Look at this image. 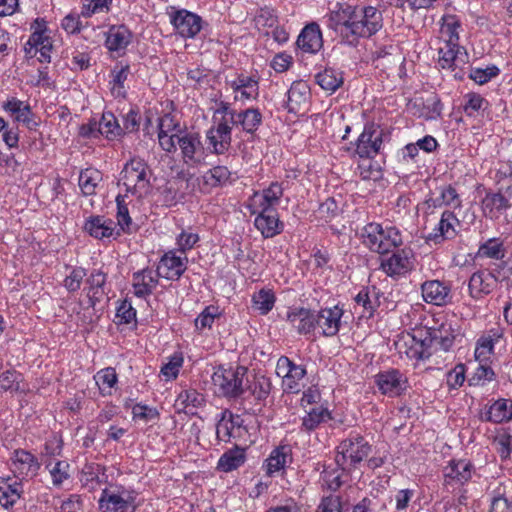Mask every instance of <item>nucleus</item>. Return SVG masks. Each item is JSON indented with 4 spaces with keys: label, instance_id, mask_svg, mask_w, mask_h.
<instances>
[{
    "label": "nucleus",
    "instance_id": "obj_1",
    "mask_svg": "<svg viewBox=\"0 0 512 512\" xmlns=\"http://www.w3.org/2000/svg\"><path fill=\"white\" fill-rule=\"evenodd\" d=\"M383 27L382 12L374 6H354L352 22L345 28L347 45L356 47L361 38H370Z\"/></svg>",
    "mask_w": 512,
    "mask_h": 512
},
{
    "label": "nucleus",
    "instance_id": "obj_2",
    "mask_svg": "<svg viewBox=\"0 0 512 512\" xmlns=\"http://www.w3.org/2000/svg\"><path fill=\"white\" fill-rule=\"evenodd\" d=\"M361 239L365 247L378 254H388L402 244V236L396 227L384 228L375 222L362 228Z\"/></svg>",
    "mask_w": 512,
    "mask_h": 512
},
{
    "label": "nucleus",
    "instance_id": "obj_3",
    "mask_svg": "<svg viewBox=\"0 0 512 512\" xmlns=\"http://www.w3.org/2000/svg\"><path fill=\"white\" fill-rule=\"evenodd\" d=\"M248 369L244 366L224 368L219 366L212 375V383L218 393L227 398H238L244 392V378Z\"/></svg>",
    "mask_w": 512,
    "mask_h": 512
},
{
    "label": "nucleus",
    "instance_id": "obj_4",
    "mask_svg": "<svg viewBox=\"0 0 512 512\" xmlns=\"http://www.w3.org/2000/svg\"><path fill=\"white\" fill-rule=\"evenodd\" d=\"M98 503L102 512H135L137 509L135 492L124 487L104 489Z\"/></svg>",
    "mask_w": 512,
    "mask_h": 512
},
{
    "label": "nucleus",
    "instance_id": "obj_5",
    "mask_svg": "<svg viewBox=\"0 0 512 512\" xmlns=\"http://www.w3.org/2000/svg\"><path fill=\"white\" fill-rule=\"evenodd\" d=\"M148 171L149 167L143 159L132 158L124 165L119 183L126 187L127 192L135 194L149 186Z\"/></svg>",
    "mask_w": 512,
    "mask_h": 512
},
{
    "label": "nucleus",
    "instance_id": "obj_6",
    "mask_svg": "<svg viewBox=\"0 0 512 512\" xmlns=\"http://www.w3.org/2000/svg\"><path fill=\"white\" fill-rule=\"evenodd\" d=\"M177 144L185 164L196 167L203 162L205 151L198 133L179 130Z\"/></svg>",
    "mask_w": 512,
    "mask_h": 512
},
{
    "label": "nucleus",
    "instance_id": "obj_7",
    "mask_svg": "<svg viewBox=\"0 0 512 512\" xmlns=\"http://www.w3.org/2000/svg\"><path fill=\"white\" fill-rule=\"evenodd\" d=\"M382 130L375 123H367L356 142L355 152L360 158H374L382 146Z\"/></svg>",
    "mask_w": 512,
    "mask_h": 512
},
{
    "label": "nucleus",
    "instance_id": "obj_8",
    "mask_svg": "<svg viewBox=\"0 0 512 512\" xmlns=\"http://www.w3.org/2000/svg\"><path fill=\"white\" fill-rule=\"evenodd\" d=\"M460 227L461 223L455 213L452 210H445L433 232L429 233L425 239L427 242H433L434 244L453 240L457 237Z\"/></svg>",
    "mask_w": 512,
    "mask_h": 512
},
{
    "label": "nucleus",
    "instance_id": "obj_9",
    "mask_svg": "<svg viewBox=\"0 0 512 512\" xmlns=\"http://www.w3.org/2000/svg\"><path fill=\"white\" fill-rule=\"evenodd\" d=\"M475 472L474 465L468 460H451L443 469V485L448 487H459L472 478Z\"/></svg>",
    "mask_w": 512,
    "mask_h": 512
},
{
    "label": "nucleus",
    "instance_id": "obj_10",
    "mask_svg": "<svg viewBox=\"0 0 512 512\" xmlns=\"http://www.w3.org/2000/svg\"><path fill=\"white\" fill-rule=\"evenodd\" d=\"M339 453L344 459H350L356 465L365 459L371 452V445L358 433H350L338 446Z\"/></svg>",
    "mask_w": 512,
    "mask_h": 512
},
{
    "label": "nucleus",
    "instance_id": "obj_11",
    "mask_svg": "<svg viewBox=\"0 0 512 512\" xmlns=\"http://www.w3.org/2000/svg\"><path fill=\"white\" fill-rule=\"evenodd\" d=\"M375 382L382 394L395 397L406 390L407 378L399 370L389 369L378 373Z\"/></svg>",
    "mask_w": 512,
    "mask_h": 512
},
{
    "label": "nucleus",
    "instance_id": "obj_12",
    "mask_svg": "<svg viewBox=\"0 0 512 512\" xmlns=\"http://www.w3.org/2000/svg\"><path fill=\"white\" fill-rule=\"evenodd\" d=\"M342 316L343 309L337 305L315 311V328L319 327L322 330L323 336L333 337L340 330Z\"/></svg>",
    "mask_w": 512,
    "mask_h": 512
},
{
    "label": "nucleus",
    "instance_id": "obj_13",
    "mask_svg": "<svg viewBox=\"0 0 512 512\" xmlns=\"http://www.w3.org/2000/svg\"><path fill=\"white\" fill-rule=\"evenodd\" d=\"M206 138L213 153L221 155L227 152L232 141L231 126L227 118L223 117L216 127H211L206 133Z\"/></svg>",
    "mask_w": 512,
    "mask_h": 512
},
{
    "label": "nucleus",
    "instance_id": "obj_14",
    "mask_svg": "<svg viewBox=\"0 0 512 512\" xmlns=\"http://www.w3.org/2000/svg\"><path fill=\"white\" fill-rule=\"evenodd\" d=\"M11 460L13 472L17 474L21 480L35 477L40 469L38 459L31 452L24 449L15 450Z\"/></svg>",
    "mask_w": 512,
    "mask_h": 512
},
{
    "label": "nucleus",
    "instance_id": "obj_15",
    "mask_svg": "<svg viewBox=\"0 0 512 512\" xmlns=\"http://www.w3.org/2000/svg\"><path fill=\"white\" fill-rule=\"evenodd\" d=\"M187 257L176 256L175 252L165 253L157 266V276L167 280H178L187 269Z\"/></svg>",
    "mask_w": 512,
    "mask_h": 512
},
{
    "label": "nucleus",
    "instance_id": "obj_16",
    "mask_svg": "<svg viewBox=\"0 0 512 512\" xmlns=\"http://www.w3.org/2000/svg\"><path fill=\"white\" fill-rule=\"evenodd\" d=\"M171 22L177 32L185 38H192L201 30V18L187 10L177 11Z\"/></svg>",
    "mask_w": 512,
    "mask_h": 512
},
{
    "label": "nucleus",
    "instance_id": "obj_17",
    "mask_svg": "<svg viewBox=\"0 0 512 512\" xmlns=\"http://www.w3.org/2000/svg\"><path fill=\"white\" fill-rule=\"evenodd\" d=\"M255 227L265 238H272L280 234L283 224L278 218V213L273 207L262 208L254 221Z\"/></svg>",
    "mask_w": 512,
    "mask_h": 512
},
{
    "label": "nucleus",
    "instance_id": "obj_18",
    "mask_svg": "<svg viewBox=\"0 0 512 512\" xmlns=\"http://www.w3.org/2000/svg\"><path fill=\"white\" fill-rule=\"evenodd\" d=\"M421 291L424 301L429 304L442 306L451 300L450 287L439 280L424 282Z\"/></svg>",
    "mask_w": 512,
    "mask_h": 512
},
{
    "label": "nucleus",
    "instance_id": "obj_19",
    "mask_svg": "<svg viewBox=\"0 0 512 512\" xmlns=\"http://www.w3.org/2000/svg\"><path fill=\"white\" fill-rule=\"evenodd\" d=\"M503 337V330L500 327H494L482 334L476 342L475 358L480 363L489 360L494 353V346Z\"/></svg>",
    "mask_w": 512,
    "mask_h": 512
},
{
    "label": "nucleus",
    "instance_id": "obj_20",
    "mask_svg": "<svg viewBox=\"0 0 512 512\" xmlns=\"http://www.w3.org/2000/svg\"><path fill=\"white\" fill-rule=\"evenodd\" d=\"M286 320L299 334L307 335L315 329V310L295 308L287 312Z\"/></svg>",
    "mask_w": 512,
    "mask_h": 512
},
{
    "label": "nucleus",
    "instance_id": "obj_21",
    "mask_svg": "<svg viewBox=\"0 0 512 512\" xmlns=\"http://www.w3.org/2000/svg\"><path fill=\"white\" fill-rule=\"evenodd\" d=\"M496 288L495 280L485 270L474 272L469 279V294L476 300L492 293Z\"/></svg>",
    "mask_w": 512,
    "mask_h": 512
},
{
    "label": "nucleus",
    "instance_id": "obj_22",
    "mask_svg": "<svg viewBox=\"0 0 512 512\" xmlns=\"http://www.w3.org/2000/svg\"><path fill=\"white\" fill-rule=\"evenodd\" d=\"M298 47L308 53L318 52L322 45V33L317 23H310L306 25L297 39Z\"/></svg>",
    "mask_w": 512,
    "mask_h": 512
},
{
    "label": "nucleus",
    "instance_id": "obj_23",
    "mask_svg": "<svg viewBox=\"0 0 512 512\" xmlns=\"http://www.w3.org/2000/svg\"><path fill=\"white\" fill-rule=\"evenodd\" d=\"M511 207L510 197L502 192L486 193L482 199V211L485 217L490 219L498 218L500 214Z\"/></svg>",
    "mask_w": 512,
    "mask_h": 512
},
{
    "label": "nucleus",
    "instance_id": "obj_24",
    "mask_svg": "<svg viewBox=\"0 0 512 512\" xmlns=\"http://www.w3.org/2000/svg\"><path fill=\"white\" fill-rule=\"evenodd\" d=\"M512 419V400L500 398L494 401L486 411L480 413L484 422L502 423Z\"/></svg>",
    "mask_w": 512,
    "mask_h": 512
},
{
    "label": "nucleus",
    "instance_id": "obj_25",
    "mask_svg": "<svg viewBox=\"0 0 512 512\" xmlns=\"http://www.w3.org/2000/svg\"><path fill=\"white\" fill-rule=\"evenodd\" d=\"M354 13V6L346 5L340 6L338 10L332 11L328 15L327 25L330 29L339 33L341 42L347 44V37L345 36V28L350 26L352 16Z\"/></svg>",
    "mask_w": 512,
    "mask_h": 512
},
{
    "label": "nucleus",
    "instance_id": "obj_26",
    "mask_svg": "<svg viewBox=\"0 0 512 512\" xmlns=\"http://www.w3.org/2000/svg\"><path fill=\"white\" fill-rule=\"evenodd\" d=\"M157 272L154 274L149 268L142 269L133 274L134 295L138 298H145L152 294L158 285Z\"/></svg>",
    "mask_w": 512,
    "mask_h": 512
},
{
    "label": "nucleus",
    "instance_id": "obj_27",
    "mask_svg": "<svg viewBox=\"0 0 512 512\" xmlns=\"http://www.w3.org/2000/svg\"><path fill=\"white\" fill-rule=\"evenodd\" d=\"M381 269L388 276H398L411 269V261L405 250H397L381 261Z\"/></svg>",
    "mask_w": 512,
    "mask_h": 512
},
{
    "label": "nucleus",
    "instance_id": "obj_28",
    "mask_svg": "<svg viewBox=\"0 0 512 512\" xmlns=\"http://www.w3.org/2000/svg\"><path fill=\"white\" fill-rule=\"evenodd\" d=\"M132 33L124 25L112 26L107 32L105 45L111 52H123L131 43Z\"/></svg>",
    "mask_w": 512,
    "mask_h": 512
},
{
    "label": "nucleus",
    "instance_id": "obj_29",
    "mask_svg": "<svg viewBox=\"0 0 512 512\" xmlns=\"http://www.w3.org/2000/svg\"><path fill=\"white\" fill-rule=\"evenodd\" d=\"M9 480L10 478L0 480V505L6 510L12 509L23 493L21 481L8 483Z\"/></svg>",
    "mask_w": 512,
    "mask_h": 512
},
{
    "label": "nucleus",
    "instance_id": "obj_30",
    "mask_svg": "<svg viewBox=\"0 0 512 512\" xmlns=\"http://www.w3.org/2000/svg\"><path fill=\"white\" fill-rule=\"evenodd\" d=\"M308 87L305 83L294 82L287 91L286 108L290 113H297L303 108L308 100Z\"/></svg>",
    "mask_w": 512,
    "mask_h": 512
},
{
    "label": "nucleus",
    "instance_id": "obj_31",
    "mask_svg": "<svg viewBox=\"0 0 512 512\" xmlns=\"http://www.w3.org/2000/svg\"><path fill=\"white\" fill-rule=\"evenodd\" d=\"M432 202L433 207L447 206L452 209H459L462 207V199L452 184L439 187V196L435 199L427 200L426 203Z\"/></svg>",
    "mask_w": 512,
    "mask_h": 512
},
{
    "label": "nucleus",
    "instance_id": "obj_32",
    "mask_svg": "<svg viewBox=\"0 0 512 512\" xmlns=\"http://www.w3.org/2000/svg\"><path fill=\"white\" fill-rule=\"evenodd\" d=\"M289 461H291L290 446L280 445L276 447L266 459L265 467L267 475L271 476L273 473L284 469Z\"/></svg>",
    "mask_w": 512,
    "mask_h": 512
},
{
    "label": "nucleus",
    "instance_id": "obj_33",
    "mask_svg": "<svg viewBox=\"0 0 512 512\" xmlns=\"http://www.w3.org/2000/svg\"><path fill=\"white\" fill-rule=\"evenodd\" d=\"M105 479V467L98 463H86L81 470L80 481L83 486L91 490L95 489L96 486L100 485Z\"/></svg>",
    "mask_w": 512,
    "mask_h": 512
},
{
    "label": "nucleus",
    "instance_id": "obj_34",
    "mask_svg": "<svg viewBox=\"0 0 512 512\" xmlns=\"http://www.w3.org/2000/svg\"><path fill=\"white\" fill-rule=\"evenodd\" d=\"M316 83L330 94L334 93L343 85V73L334 68H325L315 76Z\"/></svg>",
    "mask_w": 512,
    "mask_h": 512
},
{
    "label": "nucleus",
    "instance_id": "obj_35",
    "mask_svg": "<svg viewBox=\"0 0 512 512\" xmlns=\"http://www.w3.org/2000/svg\"><path fill=\"white\" fill-rule=\"evenodd\" d=\"M246 460L245 449L235 446L222 454L219 458L217 469L223 472H231L244 464Z\"/></svg>",
    "mask_w": 512,
    "mask_h": 512
},
{
    "label": "nucleus",
    "instance_id": "obj_36",
    "mask_svg": "<svg viewBox=\"0 0 512 512\" xmlns=\"http://www.w3.org/2000/svg\"><path fill=\"white\" fill-rule=\"evenodd\" d=\"M114 225L112 220L94 216L86 221L84 228L91 236L102 239L113 235Z\"/></svg>",
    "mask_w": 512,
    "mask_h": 512
},
{
    "label": "nucleus",
    "instance_id": "obj_37",
    "mask_svg": "<svg viewBox=\"0 0 512 512\" xmlns=\"http://www.w3.org/2000/svg\"><path fill=\"white\" fill-rule=\"evenodd\" d=\"M462 53L467 55L464 47H461L459 43H455L454 46L444 42V46L438 50V63L443 69H454L455 63L461 58Z\"/></svg>",
    "mask_w": 512,
    "mask_h": 512
},
{
    "label": "nucleus",
    "instance_id": "obj_38",
    "mask_svg": "<svg viewBox=\"0 0 512 512\" xmlns=\"http://www.w3.org/2000/svg\"><path fill=\"white\" fill-rule=\"evenodd\" d=\"M433 335V339L438 345L439 350L449 351L454 344L457 333L456 329L449 322L442 323L436 329H430Z\"/></svg>",
    "mask_w": 512,
    "mask_h": 512
},
{
    "label": "nucleus",
    "instance_id": "obj_39",
    "mask_svg": "<svg viewBox=\"0 0 512 512\" xmlns=\"http://www.w3.org/2000/svg\"><path fill=\"white\" fill-rule=\"evenodd\" d=\"M101 181L102 173L95 168H86L80 172L79 187L85 196L94 195Z\"/></svg>",
    "mask_w": 512,
    "mask_h": 512
},
{
    "label": "nucleus",
    "instance_id": "obj_40",
    "mask_svg": "<svg viewBox=\"0 0 512 512\" xmlns=\"http://www.w3.org/2000/svg\"><path fill=\"white\" fill-rule=\"evenodd\" d=\"M242 130L253 135L262 124V114L257 108H248L238 113V119Z\"/></svg>",
    "mask_w": 512,
    "mask_h": 512
},
{
    "label": "nucleus",
    "instance_id": "obj_41",
    "mask_svg": "<svg viewBox=\"0 0 512 512\" xmlns=\"http://www.w3.org/2000/svg\"><path fill=\"white\" fill-rule=\"evenodd\" d=\"M107 275L101 270H93L86 282L89 285V290L92 295L89 297L92 306H95L96 302L106 294L104 287L106 284Z\"/></svg>",
    "mask_w": 512,
    "mask_h": 512
},
{
    "label": "nucleus",
    "instance_id": "obj_42",
    "mask_svg": "<svg viewBox=\"0 0 512 512\" xmlns=\"http://www.w3.org/2000/svg\"><path fill=\"white\" fill-rule=\"evenodd\" d=\"M100 129L101 135L109 140H114L123 135V129L119 125L116 117L111 112L103 113L98 123L97 129Z\"/></svg>",
    "mask_w": 512,
    "mask_h": 512
},
{
    "label": "nucleus",
    "instance_id": "obj_43",
    "mask_svg": "<svg viewBox=\"0 0 512 512\" xmlns=\"http://www.w3.org/2000/svg\"><path fill=\"white\" fill-rule=\"evenodd\" d=\"M489 106L488 101L479 93L469 92L464 95L463 111L468 117H476Z\"/></svg>",
    "mask_w": 512,
    "mask_h": 512
},
{
    "label": "nucleus",
    "instance_id": "obj_44",
    "mask_svg": "<svg viewBox=\"0 0 512 512\" xmlns=\"http://www.w3.org/2000/svg\"><path fill=\"white\" fill-rule=\"evenodd\" d=\"M330 418L331 415L327 408L322 406L314 407L303 417L302 428L306 431H313Z\"/></svg>",
    "mask_w": 512,
    "mask_h": 512
},
{
    "label": "nucleus",
    "instance_id": "obj_45",
    "mask_svg": "<svg viewBox=\"0 0 512 512\" xmlns=\"http://www.w3.org/2000/svg\"><path fill=\"white\" fill-rule=\"evenodd\" d=\"M94 379L103 395L110 394L111 388H113L118 381L116 370L112 367H107L98 371L94 376Z\"/></svg>",
    "mask_w": 512,
    "mask_h": 512
},
{
    "label": "nucleus",
    "instance_id": "obj_46",
    "mask_svg": "<svg viewBox=\"0 0 512 512\" xmlns=\"http://www.w3.org/2000/svg\"><path fill=\"white\" fill-rule=\"evenodd\" d=\"M493 444L502 460L510 458L512 452V431L502 429L494 437Z\"/></svg>",
    "mask_w": 512,
    "mask_h": 512
},
{
    "label": "nucleus",
    "instance_id": "obj_47",
    "mask_svg": "<svg viewBox=\"0 0 512 512\" xmlns=\"http://www.w3.org/2000/svg\"><path fill=\"white\" fill-rule=\"evenodd\" d=\"M378 292L375 287L362 289L357 296L355 301L358 305H361L364 310L368 312V317L373 315L376 307L378 306Z\"/></svg>",
    "mask_w": 512,
    "mask_h": 512
},
{
    "label": "nucleus",
    "instance_id": "obj_48",
    "mask_svg": "<svg viewBox=\"0 0 512 512\" xmlns=\"http://www.w3.org/2000/svg\"><path fill=\"white\" fill-rule=\"evenodd\" d=\"M253 307L262 315L269 313L275 303V295L271 290L261 289L252 297Z\"/></svg>",
    "mask_w": 512,
    "mask_h": 512
},
{
    "label": "nucleus",
    "instance_id": "obj_49",
    "mask_svg": "<svg viewBox=\"0 0 512 512\" xmlns=\"http://www.w3.org/2000/svg\"><path fill=\"white\" fill-rule=\"evenodd\" d=\"M272 384L268 377L256 375L248 389L254 398L258 401L265 400L271 392Z\"/></svg>",
    "mask_w": 512,
    "mask_h": 512
},
{
    "label": "nucleus",
    "instance_id": "obj_50",
    "mask_svg": "<svg viewBox=\"0 0 512 512\" xmlns=\"http://www.w3.org/2000/svg\"><path fill=\"white\" fill-rule=\"evenodd\" d=\"M307 371L304 366L295 368L291 372L283 375L284 391L288 393H298L300 391V381L306 376Z\"/></svg>",
    "mask_w": 512,
    "mask_h": 512
},
{
    "label": "nucleus",
    "instance_id": "obj_51",
    "mask_svg": "<svg viewBox=\"0 0 512 512\" xmlns=\"http://www.w3.org/2000/svg\"><path fill=\"white\" fill-rule=\"evenodd\" d=\"M442 21L441 32L447 36L444 42L455 46V43H459L458 29L461 25L460 21L455 15H444Z\"/></svg>",
    "mask_w": 512,
    "mask_h": 512
},
{
    "label": "nucleus",
    "instance_id": "obj_52",
    "mask_svg": "<svg viewBox=\"0 0 512 512\" xmlns=\"http://www.w3.org/2000/svg\"><path fill=\"white\" fill-rule=\"evenodd\" d=\"M478 255L492 259H502L505 255V248L503 243L497 238L488 239L480 245Z\"/></svg>",
    "mask_w": 512,
    "mask_h": 512
},
{
    "label": "nucleus",
    "instance_id": "obj_53",
    "mask_svg": "<svg viewBox=\"0 0 512 512\" xmlns=\"http://www.w3.org/2000/svg\"><path fill=\"white\" fill-rule=\"evenodd\" d=\"M489 512H512V498L505 495L503 487L493 491Z\"/></svg>",
    "mask_w": 512,
    "mask_h": 512
},
{
    "label": "nucleus",
    "instance_id": "obj_54",
    "mask_svg": "<svg viewBox=\"0 0 512 512\" xmlns=\"http://www.w3.org/2000/svg\"><path fill=\"white\" fill-rule=\"evenodd\" d=\"M230 171L226 166H215L203 176L205 184L211 187H217L225 184L230 178Z\"/></svg>",
    "mask_w": 512,
    "mask_h": 512
},
{
    "label": "nucleus",
    "instance_id": "obj_55",
    "mask_svg": "<svg viewBox=\"0 0 512 512\" xmlns=\"http://www.w3.org/2000/svg\"><path fill=\"white\" fill-rule=\"evenodd\" d=\"M23 376L16 370H7L0 375V389L10 392L22 391Z\"/></svg>",
    "mask_w": 512,
    "mask_h": 512
},
{
    "label": "nucleus",
    "instance_id": "obj_56",
    "mask_svg": "<svg viewBox=\"0 0 512 512\" xmlns=\"http://www.w3.org/2000/svg\"><path fill=\"white\" fill-rule=\"evenodd\" d=\"M500 74L498 66L492 64L486 68H471L469 78L479 85L488 83Z\"/></svg>",
    "mask_w": 512,
    "mask_h": 512
},
{
    "label": "nucleus",
    "instance_id": "obj_57",
    "mask_svg": "<svg viewBox=\"0 0 512 512\" xmlns=\"http://www.w3.org/2000/svg\"><path fill=\"white\" fill-rule=\"evenodd\" d=\"M438 345L433 339L431 330L426 331V336L420 341V350H413L410 357L417 359L429 358L434 352L438 351Z\"/></svg>",
    "mask_w": 512,
    "mask_h": 512
},
{
    "label": "nucleus",
    "instance_id": "obj_58",
    "mask_svg": "<svg viewBox=\"0 0 512 512\" xmlns=\"http://www.w3.org/2000/svg\"><path fill=\"white\" fill-rule=\"evenodd\" d=\"M283 194V189L278 182H273L270 186L263 191L260 197L259 207L268 208L273 207L274 204L278 203L279 199Z\"/></svg>",
    "mask_w": 512,
    "mask_h": 512
},
{
    "label": "nucleus",
    "instance_id": "obj_59",
    "mask_svg": "<svg viewBox=\"0 0 512 512\" xmlns=\"http://www.w3.org/2000/svg\"><path fill=\"white\" fill-rule=\"evenodd\" d=\"M220 316L221 313L218 307L213 305L207 306L195 319V327L198 330L211 328L215 319Z\"/></svg>",
    "mask_w": 512,
    "mask_h": 512
},
{
    "label": "nucleus",
    "instance_id": "obj_60",
    "mask_svg": "<svg viewBox=\"0 0 512 512\" xmlns=\"http://www.w3.org/2000/svg\"><path fill=\"white\" fill-rule=\"evenodd\" d=\"M340 213V208L334 198H327L317 209L319 219L328 223L335 219Z\"/></svg>",
    "mask_w": 512,
    "mask_h": 512
},
{
    "label": "nucleus",
    "instance_id": "obj_61",
    "mask_svg": "<svg viewBox=\"0 0 512 512\" xmlns=\"http://www.w3.org/2000/svg\"><path fill=\"white\" fill-rule=\"evenodd\" d=\"M495 373L486 364H480L474 375L468 380L470 386H484L486 382L494 380Z\"/></svg>",
    "mask_w": 512,
    "mask_h": 512
},
{
    "label": "nucleus",
    "instance_id": "obj_62",
    "mask_svg": "<svg viewBox=\"0 0 512 512\" xmlns=\"http://www.w3.org/2000/svg\"><path fill=\"white\" fill-rule=\"evenodd\" d=\"M51 463L47 464V468H49L52 482L55 486H60L66 479L69 478V464L66 461L58 460L56 463L50 468Z\"/></svg>",
    "mask_w": 512,
    "mask_h": 512
},
{
    "label": "nucleus",
    "instance_id": "obj_63",
    "mask_svg": "<svg viewBox=\"0 0 512 512\" xmlns=\"http://www.w3.org/2000/svg\"><path fill=\"white\" fill-rule=\"evenodd\" d=\"M133 419H140L145 422H150L159 419V412L156 408L137 403L132 407Z\"/></svg>",
    "mask_w": 512,
    "mask_h": 512
},
{
    "label": "nucleus",
    "instance_id": "obj_64",
    "mask_svg": "<svg viewBox=\"0 0 512 512\" xmlns=\"http://www.w3.org/2000/svg\"><path fill=\"white\" fill-rule=\"evenodd\" d=\"M86 276V270L82 267H75L64 279V287L69 292H76L80 289L82 281Z\"/></svg>",
    "mask_w": 512,
    "mask_h": 512
}]
</instances>
